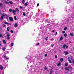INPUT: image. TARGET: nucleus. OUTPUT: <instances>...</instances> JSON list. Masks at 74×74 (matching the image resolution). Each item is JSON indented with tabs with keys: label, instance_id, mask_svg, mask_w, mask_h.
Listing matches in <instances>:
<instances>
[{
	"label": "nucleus",
	"instance_id": "obj_15",
	"mask_svg": "<svg viewBox=\"0 0 74 74\" xmlns=\"http://www.w3.org/2000/svg\"><path fill=\"white\" fill-rule=\"evenodd\" d=\"M63 39V38L62 37H61L60 39V41H62Z\"/></svg>",
	"mask_w": 74,
	"mask_h": 74
},
{
	"label": "nucleus",
	"instance_id": "obj_7",
	"mask_svg": "<svg viewBox=\"0 0 74 74\" xmlns=\"http://www.w3.org/2000/svg\"><path fill=\"white\" fill-rule=\"evenodd\" d=\"M0 66L1 70H3V66H2V65H0Z\"/></svg>",
	"mask_w": 74,
	"mask_h": 74
},
{
	"label": "nucleus",
	"instance_id": "obj_44",
	"mask_svg": "<svg viewBox=\"0 0 74 74\" xmlns=\"http://www.w3.org/2000/svg\"><path fill=\"white\" fill-rule=\"evenodd\" d=\"M7 40H8V39H10V37L7 38Z\"/></svg>",
	"mask_w": 74,
	"mask_h": 74
},
{
	"label": "nucleus",
	"instance_id": "obj_56",
	"mask_svg": "<svg viewBox=\"0 0 74 74\" xmlns=\"http://www.w3.org/2000/svg\"><path fill=\"white\" fill-rule=\"evenodd\" d=\"M1 45L2 46V45H1V44H0V46H1Z\"/></svg>",
	"mask_w": 74,
	"mask_h": 74
},
{
	"label": "nucleus",
	"instance_id": "obj_29",
	"mask_svg": "<svg viewBox=\"0 0 74 74\" xmlns=\"http://www.w3.org/2000/svg\"><path fill=\"white\" fill-rule=\"evenodd\" d=\"M44 69L45 70H47V67L45 66Z\"/></svg>",
	"mask_w": 74,
	"mask_h": 74
},
{
	"label": "nucleus",
	"instance_id": "obj_4",
	"mask_svg": "<svg viewBox=\"0 0 74 74\" xmlns=\"http://www.w3.org/2000/svg\"><path fill=\"white\" fill-rule=\"evenodd\" d=\"M9 19L11 22V21H14V19L12 17H9Z\"/></svg>",
	"mask_w": 74,
	"mask_h": 74
},
{
	"label": "nucleus",
	"instance_id": "obj_58",
	"mask_svg": "<svg viewBox=\"0 0 74 74\" xmlns=\"http://www.w3.org/2000/svg\"><path fill=\"white\" fill-rule=\"evenodd\" d=\"M6 33H7V34H8V32H6Z\"/></svg>",
	"mask_w": 74,
	"mask_h": 74
},
{
	"label": "nucleus",
	"instance_id": "obj_24",
	"mask_svg": "<svg viewBox=\"0 0 74 74\" xmlns=\"http://www.w3.org/2000/svg\"><path fill=\"white\" fill-rule=\"evenodd\" d=\"M9 11L10 12H11V11H12V9H10L9 10Z\"/></svg>",
	"mask_w": 74,
	"mask_h": 74
},
{
	"label": "nucleus",
	"instance_id": "obj_64",
	"mask_svg": "<svg viewBox=\"0 0 74 74\" xmlns=\"http://www.w3.org/2000/svg\"><path fill=\"white\" fill-rule=\"evenodd\" d=\"M26 58H27V57H26Z\"/></svg>",
	"mask_w": 74,
	"mask_h": 74
},
{
	"label": "nucleus",
	"instance_id": "obj_41",
	"mask_svg": "<svg viewBox=\"0 0 74 74\" xmlns=\"http://www.w3.org/2000/svg\"><path fill=\"white\" fill-rule=\"evenodd\" d=\"M3 56L4 58H6V56H4V55H3Z\"/></svg>",
	"mask_w": 74,
	"mask_h": 74
},
{
	"label": "nucleus",
	"instance_id": "obj_23",
	"mask_svg": "<svg viewBox=\"0 0 74 74\" xmlns=\"http://www.w3.org/2000/svg\"><path fill=\"white\" fill-rule=\"evenodd\" d=\"M67 34H65L64 35V37H67Z\"/></svg>",
	"mask_w": 74,
	"mask_h": 74
},
{
	"label": "nucleus",
	"instance_id": "obj_52",
	"mask_svg": "<svg viewBox=\"0 0 74 74\" xmlns=\"http://www.w3.org/2000/svg\"><path fill=\"white\" fill-rule=\"evenodd\" d=\"M52 32H53V33H54L55 32V31H52Z\"/></svg>",
	"mask_w": 74,
	"mask_h": 74
},
{
	"label": "nucleus",
	"instance_id": "obj_35",
	"mask_svg": "<svg viewBox=\"0 0 74 74\" xmlns=\"http://www.w3.org/2000/svg\"><path fill=\"white\" fill-rule=\"evenodd\" d=\"M69 68L70 69H72V67H71V66H69Z\"/></svg>",
	"mask_w": 74,
	"mask_h": 74
},
{
	"label": "nucleus",
	"instance_id": "obj_42",
	"mask_svg": "<svg viewBox=\"0 0 74 74\" xmlns=\"http://www.w3.org/2000/svg\"><path fill=\"white\" fill-rule=\"evenodd\" d=\"M5 26H6V25H3V27H5Z\"/></svg>",
	"mask_w": 74,
	"mask_h": 74
},
{
	"label": "nucleus",
	"instance_id": "obj_53",
	"mask_svg": "<svg viewBox=\"0 0 74 74\" xmlns=\"http://www.w3.org/2000/svg\"><path fill=\"white\" fill-rule=\"evenodd\" d=\"M56 35H58V32H56Z\"/></svg>",
	"mask_w": 74,
	"mask_h": 74
},
{
	"label": "nucleus",
	"instance_id": "obj_59",
	"mask_svg": "<svg viewBox=\"0 0 74 74\" xmlns=\"http://www.w3.org/2000/svg\"><path fill=\"white\" fill-rule=\"evenodd\" d=\"M69 42H70V43H71V41H70Z\"/></svg>",
	"mask_w": 74,
	"mask_h": 74
},
{
	"label": "nucleus",
	"instance_id": "obj_48",
	"mask_svg": "<svg viewBox=\"0 0 74 74\" xmlns=\"http://www.w3.org/2000/svg\"><path fill=\"white\" fill-rule=\"evenodd\" d=\"M39 5V3H38L37 5V6L38 7Z\"/></svg>",
	"mask_w": 74,
	"mask_h": 74
},
{
	"label": "nucleus",
	"instance_id": "obj_11",
	"mask_svg": "<svg viewBox=\"0 0 74 74\" xmlns=\"http://www.w3.org/2000/svg\"><path fill=\"white\" fill-rule=\"evenodd\" d=\"M17 26H18V24L17 23H15L14 24V27H17Z\"/></svg>",
	"mask_w": 74,
	"mask_h": 74
},
{
	"label": "nucleus",
	"instance_id": "obj_13",
	"mask_svg": "<svg viewBox=\"0 0 74 74\" xmlns=\"http://www.w3.org/2000/svg\"><path fill=\"white\" fill-rule=\"evenodd\" d=\"M5 3L6 4H9V2L5 1Z\"/></svg>",
	"mask_w": 74,
	"mask_h": 74
},
{
	"label": "nucleus",
	"instance_id": "obj_39",
	"mask_svg": "<svg viewBox=\"0 0 74 74\" xmlns=\"http://www.w3.org/2000/svg\"><path fill=\"white\" fill-rule=\"evenodd\" d=\"M47 56H48V55L47 54H45V57H46Z\"/></svg>",
	"mask_w": 74,
	"mask_h": 74
},
{
	"label": "nucleus",
	"instance_id": "obj_22",
	"mask_svg": "<svg viewBox=\"0 0 74 74\" xmlns=\"http://www.w3.org/2000/svg\"><path fill=\"white\" fill-rule=\"evenodd\" d=\"M3 44H6V42L5 41V40H3Z\"/></svg>",
	"mask_w": 74,
	"mask_h": 74
},
{
	"label": "nucleus",
	"instance_id": "obj_45",
	"mask_svg": "<svg viewBox=\"0 0 74 74\" xmlns=\"http://www.w3.org/2000/svg\"><path fill=\"white\" fill-rule=\"evenodd\" d=\"M72 61L73 62V64H74V59H73L72 60Z\"/></svg>",
	"mask_w": 74,
	"mask_h": 74
},
{
	"label": "nucleus",
	"instance_id": "obj_49",
	"mask_svg": "<svg viewBox=\"0 0 74 74\" xmlns=\"http://www.w3.org/2000/svg\"><path fill=\"white\" fill-rule=\"evenodd\" d=\"M69 73V71H68L66 72H65V73Z\"/></svg>",
	"mask_w": 74,
	"mask_h": 74
},
{
	"label": "nucleus",
	"instance_id": "obj_20",
	"mask_svg": "<svg viewBox=\"0 0 74 74\" xmlns=\"http://www.w3.org/2000/svg\"><path fill=\"white\" fill-rule=\"evenodd\" d=\"M14 19L15 21H16V20H17V18H16V17L15 16H14Z\"/></svg>",
	"mask_w": 74,
	"mask_h": 74
},
{
	"label": "nucleus",
	"instance_id": "obj_3",
	"mask_svg": "<svg viewBox=\"0 0 74 74\" xmlns=\"http://www.w3.org/2000/svg\"><path fill=\"white\" fill-rule=\"evenodd\" d=\"M68 61L69 62V63H72V62L70 60V57H68L67 59Z\"/></svg>",
	"mask_w": 74,
	"mask_h": 74
},
{
	"label": "nucleus",
	"instance_id": "obj_2",
	"mask_svg": "<svg viewBox=\"0 0 74 74\" xmlns=\"http://www.w3.org/2000/svg\"><path fill=\"white\" fill-rule=\"evenodd\" d=\"M65 47L66 48H68V46L64 44L63 46H62V48L63 49H64Z\"/></svg>",
	"mask_w": 74,
	"mask_h": 74
},
{
	"label": "nucleus",
	"instance_id": "obj_36",
	"mask_svg": "<svg viewBox=\"0 0 74 74\" xmlns=\"http://www.w3.org/2000/svg\"><path fill=\"white\" fill-rule=\"evenodd\" d=\"M53 46H54V44H53L52 45H51V47L52 48H53Z\"/></svg>",
	"mask_w": 74,
	"mask_h": 74
},
{
	"label": "nucleus",
	"instance_id": "obj_16",
	"mask_svg": "<svg viewBox=\"0 0 74 74\" xmlns=\"http://www.w3.org/2000/svg\"><path fill=\"white\" fill-rule=\"evenodd\" d=\"M53 72V71H52V70H51L50 71V73H49L48 74H52Z\"/></svg>",
	"mask_w": 74,
	"mask_h": 74
},
{
	"label": "nucleus",
	"instance_id": "obj_40",
	"mask_svg": "<svg viewBox=\"0 0 74 74\" xmlns=\"http://www.w3.org/2000/svg\"><path fill=\"white\" fill-rule=\"evenodd\" d=\"M55 57L56 58H58V56H57V55H56L55 56Z\"/></svg>",
	"mask_w": 74,
	"mask_h": 74
},
{
	"label": "nucleus",
	"instance_id": "obj_46",
	"mask_svg": "<svg viewBox=\"0 0 74 74\" xmlns=\"http://www.w3.org/2000/svg\"><path fill=\"white\" fill-rule=\"evenodd\" d=\"M20 8H21V9H22V7L20 6Z\"/></svg>",
	"mask_w": 74,
	"mask_h": 74
},
{
	"label": "nucleus",
	"instance_id": "obj_27",
	"mask_svg": "<svg viewBox=\"0 0 74 74\" xmlns=\"http://www.w3.org/2000/svg\"><path fill=\"white\" fill-rule=\"evenodd\" d=\"M23 16H25V15H26V13H25V12H23Z\"/></svg>",
	"mask_w": 74,
	"mask_h": 74
},
{
	"label": "nucleus",
	"instance_id": "obj_62",
	"mask_svg": "<svg viewBox=\"0 0 74 74\" xmlns=\"http://www.w3.org/2000/svg\"><path fill=\"white\" fill-rule=\"evenodd\" d=\"M54 40L53 39V41Z\"/></svg>",
	"mask_w": 74,
	"mask_h": 74
},
{
	"label": "nucleus",
	"instance_id": "obj_57",
	"mask_svg": "<svg viewBox=\"0 0 74 74\" xmlns=\"http://www.w3.org/2000/svg\"><path fill=\"white\" fill-rule=\"evenodd\" d=\"M47 38H48V37L47 36L46 38L47 39Z\"/></svg>",
	"mask_w": 74,
	"mask_h": 74
},
{
	"label": "nucleus",
	"instance_id": "obj_38",
	"mask_svg": "<svg viewBox=\"0 0 74 74\" xmlns=\"http://www.w3.org/2000/svg\"><path fill=\"white\" fill-rule=\"evenodd\" d=\"M9 59V58H5V60H8Z\"/></svg>",
	"mask_w": 74,
	"mask_h": 74
},
{
	"label": "nucleus",
	"instance_id": "obj_10",
	"mask_svg": "<svg viewBox=\"0 0 74 74\" xmlns=\"http://www.w3.org/2000/svg\"><path fill=\"white\" fill-rule=\"evenodd\" d=\"M27 3H28V2H27V3H25L24 4L25 5V6H27V5H29V4H27Z\"/></svg>",
	"mask_w": 74,
	"mask_h": 74
},
{
	"label": "nucleus",
	"instance_id": "obj_19",
	"mask_svg": "<svg viewBox=\"0 0 74 74\" xmlns=\"http://www.w3.org/2000/svg\"><path fill=\"white\" fill-rule=\"evenodd\" d=\"M70 35H71V37H73V33H70Z\"/></svg>",
	"mask_w": 74,
	"mask_h": 74
},
{
	"label": "nucleus",
	"instance_id": "obj_50",
	"mask_svg": "<svg viewBox=\"0 0 74 74\" xmlns=\"http://www.w3.org/2000/svg\"><path fill=\"white\" fill-rule=\"evenodd\" d=\"M13 14H14V15H16V13H13Z\"/></svg>",
	"mask_w": 74,
	"mask_h": 74
},
{
	"label": "nucleus",
	"instance_id": "obj_28",
	"mask_svg": "<svg viewBox=\"0 0 74 74\" xmlns=\"http://www.w3.org/2000/svg\"><path fill=\"white\" fill-rule=\"evenodd\" d=\"M25 0H23L22 1V3H23V4H24L25 3Z\"/></svg>",
	"mask_w": 74,
	"mask_h": 74
},
{
	"label": "nucleus",
	"instance_id": "obj_34",
	"mask_svg": "<svg viewBox=\"0 0 74 74\" xmlns=\"http://www.w3.org/2000/svg\"><path fill=\"white\" fill-rule=\"evenodd\" d=\"M10 32L12 33H14V31L12 30H11L10 31Z\"/></svg>",
	"mask_w": 74,
	"mask_h": 74
},
{
	"label": "nucleus",
	"instance_id": "obj_43",
	"mask_svg": "<svg viewBox=\"0 0 74 74\" xmlns=\"http://www.w3.org/2000/svg\"><path fill=\"white\" fill-rule=\"evenodd\" d=\"M73 57L71 56V60H72V59H73Z\"/></svg>",
	"mask_w": 74,
	"mask_h": 74
},
{
	"label": "nucleus",
	"instance_id": "obj_17",
	"mask_svg": "<svg viewBox=\"0 0 74 74\" xmlns=\"http://www.w3.org/2000/svg\"><path fill=\"white\" fill-rule=\"evenodd\" d=\"M15 12H16V10H12V12L13 13H14Z\"/></svg>",
	"mask_w": 74,
	"mask_h": 74
},
{
	"label": "nucleus",
	"instance_id": "obj_37",
	"mask_svg": "<svg viewBox=\"0 0 74 74\" xmlns=\"http://www.w3.org/2000/svg\"><path fill=\"white\" fill-rule=\"evenodd\" d=\"M36 45H40V43L38 42L37 44H36Z\"/></svg>",
	"mask_w": 74,
	"mask_h": 74
},
{
	"label": "nucleus",
	"instance_id": "obj_60",
	"mask_svg": "<svg viewBox=\"0 0 74 74\" xmlns=\"http://www.w3.org/2000/svg\"><path fill=\"white\" fill-rule=\"evenodd\" d=\"M54 36H56V34H55Z\"/></svg>",
	"mask_w": 74,
	"mask_h": 74
},
{
	"label": "nucleus",
	"instance_id": "obj_6",
	"mask_svg": "<svg viewBox=\"0 0 74 74\" xmlns=\"http://www.w3.org/2000/svg\"><path fill=\"white\" fill-rule=\"evenodd\" d=\"M15 10L16 12H19V9L18 8H16L15 9Z\"/></svg>",
	"mask_w": 74,
	"mask_h": 74
},
{
	"label": "nucleus",
	"instance_id": "obj_26",
	"mask_svg": "<svg viewBox=\"0 0 74 74\" xmlns=\"http://www.w3.org/2000/svg\"><path fill=\"white\" fill-rule=\"evenodd\" d=\"M65 66H68V63H66L65 64Z\"/></svg>",
	"mask_w": 74,
	"mask_h": 74
},
{
	"label": "nucleus",
	"instance_id": "obj_9",
	"mask_svg": "<svg viewBox=\"0 0 74 74\" xmlns=\"http://www.w3.org/2000/svg\"><path fill=\"white\" fill-rule=\"evenodd\" d=\"M61 65V63H60V62H59V63H58V64H57V66H58V67L60 66V65Z\"/></svg>",
	"mask_w": 74,
	"mask_h": 74
},
{
	"label": "nucleus",
	"instance_id": "obj_51",
	"mask_svg": "<svg viewBox=\"0 0 74 74\" xmlns=\"http://www.w3.org/2000/svg\"><path fill=\"white\" fill-rule=\"evenodd\" d=\"M2 5V4L1 3H0V6H1Z\"/></svg>",
	"mask_w": 74,
	"mask_h": 74
},
{
	"label": "nucleus",
	"instance_id": "obj_33",
	"mask_svg": "<svg viewBox=\"0 0 74 74\" xmlns=\"http://www.w3.org/2000/svg\"><path fill=\"white\" fill-rule=\"evenodd\" d=\"M10 36V34H7V37H9Z\"/></svg>",
	"mask_w": 74,
	"mask_h": 74
},
{
	"label": "nucleus",
	"instance_id": "obj_30",
	"mask_svg": "<svg viewBox=\"0 0 74 74\" xmlns=\"http://www.w3.org/2000/svg\"><path fill=\"white\" fill-rule=\"evenodd\" d=\"M67 30V27H65L64 29V30Z\"/></svg>",
	"mask_w": 74,
	"mask_h": 74
},
{
	"label": "nucleus",
	"instance_id": "obj_14",
	"mask_svg": "<svg viewBox=\"0 0 74 74\" xmlns=\"http://www.w3.org/2000/svg\"><path fill=\"white\" fill-rule=\"evenodd\" d=\"M5 49H6V48H5V47H4L2 48V50L3 51H5Z\"/></svg>",
	"mask_w": 74,
	"mask_h": 74
},
{
	"label": "nucleus",
	"instance_id": "obj_63",
	"mask_svg": "<svg viewBox=\"0 0 74 74\" xmlns=\"http://www.w3.org/2000/svg\"><path fill=\"white\" fill-rule=\"evenodd\" d=\"M73 49H74V47H73Z\"/></svg>",
	"mask_w": 74,
	"mask_h": 74
},
{
	"label": "nucleus",
	"instance_id": "obj_25",
	"mask_svg": "<svg viewBox=\"0 0 74 74\" xmlns=\"http://www.w3.org/2000/svg\"><path fill=\"white\" fill-rule=\"evenodd\" d=\"M0 37H1V38H4V37L2 35L0 34Z\"/></svg>",
	"mask_w": 74,
	"mask_h": 74
},
{
	"label": "nucleus",
	"instance_id": "obj_47",
	"mask_svg": "<svg viewBox=\"0 0 74 74\" xmlns=\"http://www.w3.org/2000/svg\"><path fill=\"white\" fill-rule=\"evenodd\" d=\"M62 33H65V31H63L62 32Z\"/></svg>",
	"mask_w": 74,
	"mask_h": 74
},
{
	"label": "nucleus",
	"instance_id": "obj_12",
	"mask_svg": "<svg viewBox=\"0 0 74 74\" xmlns=\"http://www.w3.org/2000/svg\"><path fill=\"white\" fill-rule=\"evenodd\" d=\"M60 61L61 62H62L63 61V58H61L60 59Z\"/></svg>",
	"mask_w": 74,
	"mask_h": 74
},
{
	"label": "nucleus",
	"instance_id": "obj_54",
	"mask_svg": "<svg viewBox=\"0 0 74 74\" xmlns=\"http://www.w3.org/2000/svg\"><path fill=\"white\" fill-rule=\"evenodd\" d=\"M45 39L46 41H48V39H46V38H45Z\"/></svg>",
	"mask_w": 74,
	"mask_h": 74
},
{
	"label": "nucleus",
	"instance_id": "obj_8",
	"mask_svg": "<svg viewBox=\"0 0 74 74\" xmlns=\"http://www.w3.org/2000/svg\"><path fill=\"white\" fill-rule=\"evenodd\" d=\"M4 23H5V24H6L7 25H11V24H10V23H8L7 22H4Z\"/></svg>",
	"mask_w": 74,
	"mask_h": 74
},
{
	"label": "nucleus",
	"instance_id": "obj_31",
	"mask_svg": "<svg viewBox=\"0 0 74 74\" xmlns=\"http://www.w3.org/2000/svg\"><path fill=\"white\" fill-rule=\"evenodd\" d=\"M11 46H13L14 45V43H12L10 45Z\"/></svg>",
	"mask_w": 74,
	"mask_h": 74
},
{
	"label": "nucleus",
	"instance_id": "obj_21",
	"mask_svg": "<svg viewBox=\"0 0 74 74\" xmlns=\"http://www.w3.org/2000/svg\"><path fill=\"white\" fill-rule=\"evenodd\" d=\"M65 69L66 70H68V71H69L70 69H68L67 68H65Z\"/></svg>",
	"mask_w": 74,
	"mask_h": 74
},
{
	"label": "nucleus",
	"instance_id": "obj_18",
	"mask_svg": "<svg viewBox=\"0 0 74 74\" xmlns=\"http://www.w3.org/2000/svg\"><path fill=\"white\" fill-rule=\"evenodd\" d=\"M9 3L10 4H13V3L12 2V1H9Z\"/></svg>",
	"mask_w": 74,
	"mask_h": 74
},
{
	"label": "nucleus",
	"instance_id": "obj_1",
	"mask_svg": "<svg viewBox=\"0 0 74 74\" xmlns=\"http://www.w3.org/2000/svg\"><path fill=\"white\" fill-rule=\"evenodd\" d=\"M4 16H7V14L4 13L2 14V15L1 16V20H3V19Z\"/></svg>",
	"mask_w": 74,
	"mask_h": 74
},
{
	"label": "nucleus",
	"instance_id": "obj_61",
	"mask_svg": "<svg viewBox=\"0 0 74 74\" xmlns=\"http://www.w3.org/2000/svg\"><path fill=\"white\" fill-rule=\"evenodd\" d=\"M1 15V12H0V15Z\"/></svg>",
	"mask_w": 74,
	"mask_h": 74
},
{
	"label": "nucleus",
	"instance_id": "obj_5",
	"mask_svg": "<svg viewBox=\"0 0 74 74\" xmlns=\"http://www.w3.org/2000/svg\"><path fill=\"white\" fill-rule=\"evenodd\" d=\"M64 53H65V55H67L69 54V52H68L67 51H64Z\"/></svg>",
	"mask_w": 74,
	"mask_h": 74
},
{
	"label": "nucleus",
	"instance_id": "obj_32",
	"mask_svg": "<svg viewBox=\"0 0 74 74\" xmlns=\"http://www.w3.org/2000/svg\"><path fill=\"white\" fill-rule=\"evenodd\" d=\"M7 31H10V30L9 29V27H7Z\"/></svg>",
	"mask_w": 74,
	"mask_h": 74
},
{
	"label": "nucleus",
	"instance_id": "obj_55",
	"mask_svg": "<svg viewBox=\"0 0 74 74\" xmlns=\"http://www.w3.org/2000/svg\"><path fill=\"white\" fill-rule=\"evenodd\" d=\"M1 44V41H0V44Z\"/></svg>",
	"mask_w": 74,
	"mask_h": 74
}]
</instances>
